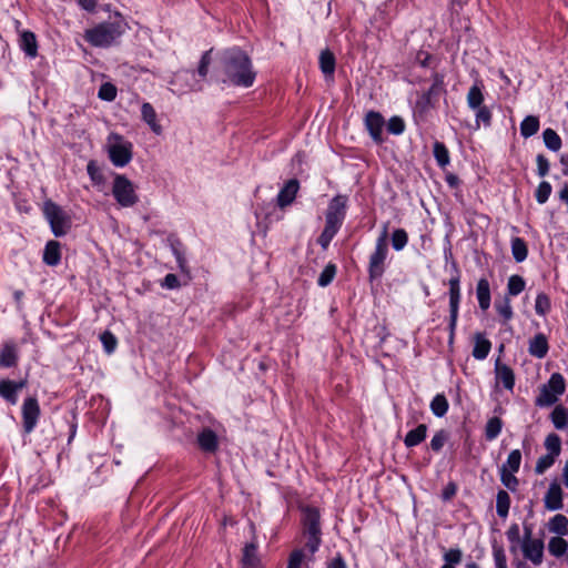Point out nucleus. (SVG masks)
<instances>
[{"mask_svg": "<svg viewBox=\"0 0 568 568\" xmlns=\"http://www.w3.org/2000/svg\"><path fill=\"white\" fill-rule=\"evenodd\" d=\"M494 559L496 568H507V558L503 548H494Z\"/></svg>", "mask_w": 568, "mask_h": 568, "instance_id": "61", "label": "nucleus"}, {"mask_svg": "<svg viewBox=\"0 0 568 568\" xmlns=\"http://www.w3.org/2000/svg\"><path fill=\"white\" fill-rule=\"evenodd\" d=\"M514 474L515 471H509L508 469H500V480L511 491H515L519 484L517 477Z\"/></svg>", "mask_w": 568, "mask_h": 568, "instance_id": "49", "label": "nucleus"}, {"mask_svg": "<svg viewBox=\"0 0 568 568\" xmlns=\"http://www.w3.org/2000/svg\"><path fill=\"white\" fill-rule=\"evenodd\" d=\"M536 161H537L538 175L546 176L549 172L548 160L542 154H538Z\"/></svg>", "mask_w": 568, "mask_h": 568, "instance_id": "63", "label": "nucleus"}, {"mask_svg": "<svg viewBox=\"0 0 568 568\" xmlns=\"http://www.w3.org/2000/svg\"><path fill=\"white\" fill-rule=\"evenodd\" d=\"M491 348L490 342L484 337L481 333L475 334V345L473 348V356L476 359H484L487 357Z\"/></svg>", "mask_w": 568, "mask_h": 568, "instance_id": "23", "label": "nucleus"}, {"mask_svg": "<svg viewBox=\"0 0 568 568\" xmlns=\"http://www.w3.org/2000/svg\"><path fill=\"white\" fill-rule=\"evenodd\" d=\"M551 190V185L548 182H541L536 190L537 202L544 204L549 199Z\"/></svg>", "mask_w": 568, "mask_h": 568, "instance_id": "55", "label": "nucleus"}, {"mask_svg": "<svg viewBox=\"0 0 568 568\" xmlns=\"http://www.w3.org/2000/svg\"><path fill=\"white\" fill-rule=\"evenodd\" d=\"M551 304L547 294L539 293L536 297L535 310L540 316L546 315L550 311Z\"/></svg>", "mask_w": 568, "mask_h": 568, "instance_id": "47", "label": "nucleus"}, {"mask_svg": "<svg viewBox=\"0 0 568 568\" xmlns=\"http://www.w3.org/2000/svg\"><path fill=\"white\" fill-rule=\"evenodd\" d=\"M510 507V497L506 490H499L496 497V511L498 516L505 518Z\"/></svg>", "mask_w": 568, "mask_h": 568, "instance_id": "33", "label": "nucleus"}, {"mask_svg": "<svg viewBox=\"0 0 568 568\" xmlns=\"http://www.w3.org/2000/svg\"><path fill=\"white\" fill-rule=\"evenodd\" d=\"M530 355L537 358H544L548 353V341L547 337L539 333L529 342L528 348Z\"/></svg>", "mask_w": 568, "mask_h": 568, "instance_id": "18", "label": "nucleus"}, {"mask_svg": "<svg viewBox=\"0 0 568 568\" xmlns=\"http://www.w3.org/2000/svg\"><path fill=\"white\" fill-rule=\"evenodd\" d=\"M365 125L376 143L383 142V128L385 120L379 112L369 111L365 116Z\"/></svg>", "mask_w": 568, "mask_h": 568, "instance_id": "11", "label": "nucleus"}, {"mask_svg": "<svg viewBox=\"0 0 568 568\" xmlns=\"http://www.w3.org/2000/svg\"><path fill=\"white\" fill-rule=\"evenodd\" d=\"M477 298L481 310L486 311L490 305V288L489 282L486 278H480L477 283Z\"/></svg>", "mask_w": 568, "mask_h": 568, "instance_id": "27", "label": "nucleus"}, {"mask_svg": "<svg viewBox=\"0 0 568 568\" xmlns=\"http://www.w3.org/2000/svg\"><path fill=\"white\" fill-rule=\"evenodd\" d=\"M445 92L444 78L440 74H435L433 78V84L425 94L437 101L438 98Z\"/></svg>", "mask_w": 568, "mask_h": 568, "instance_id": "39", "label": "nucleus"}, {"mask_svg": "<svg viewBox=\"0 0 568 568\" xmlns=\"http://www.w3.org/2000/svg\"><path fill=\"white\" fill-rule=\"evenodd\" d=\"M448 438V434L445 430L437 432L432 440H430V447L434 452H439L443 446L445 445L446 440Z\"/></svg>", "mask_w": 568, "mask_h": 568, "instance_id": "57", "label": "nucleus"}, {"mask_svg": "<svg viewBox=\"0 0 568 568\" xmlns=\"http://www.w3.org/2000/svg\"><path fill=\"white\" fill-rule=\"evenodd\" d=\"M320 68L326 78H333L335 71V57L328 49L320 54Z\"/></svg>", "mask_w": 568, "mask_h": 568, "instance_id": "26", "label": "nucleus"}, {"mask_svg": "<svg viewBox=\"0 0 568 568\" xmlns=\"http://www.w3.org/2000/svg\"><path fill=\"white\" fill-rule=\"evenodd\" d=\"M17 362V347L13 343H6L0 351V366L11 367Z\"/></svg>", "mask_w": 568, "mask_h": 568, "instance_id": "24", "label": "nucleus"}, {"mask_svg": "<svg viewBox=\"0 0 568 568\" xmlns=\"http://www.w3.org/2000/svg\"><path fill=\"white\" fill-rule=\"evenodd\" d=\"M221 69L225 74L223 82L236 87L250 88L255 80V71L248 55L241 49L225 50L220 58Z\"/></svg>", "mask_w": 568, "mask_h": 568, "instance_id": "1", "label": "nucleus"}, {"mask_svg": "<svg viewBox=\"0 0 568 568\" xmlns=\"http://www.w3.org/2000/svg\"><path fill=\"white\" fill-rule=\"evenodd\" d=\"M347 199L344 195H336L332 199L325 215L326 224L318 236L320 245L325 250L329 245L332 239L339 230L345 217Z\"/></svg>", "mask_w": 568, "mask_h": 568, "instance_id": "2", "label": "nucleus"}, {"mask_svg": "<svg viewBox=\"0 0 568 568\" xmlns=\"http://www.w3.org/2000/svg\"><path fill=\"white\" fill-rule=\"evenodd\" d=\"M304 546L301 549H304L307 554L310 560L314 559V554L318 550V547L322 542V537L318 535H307L303 534Z\"/></svg>", "mask_w": 568, "mask_h": 568, "instance_id": "29", "label": "nucleus"}, {"mask_svg": "<svg viewBox=\"0 0 568 568\" xmlns=\"http://www.w3.org/2000/svg\"><path fill=\"white\" fill-rule=\"evenodd\" d=\"M26 385V382H12L8 379L0 381V396L11 404L18 402V392L21 390Z\"/></svg>", "mask_w": 568, "mask_h": 568, "instance_id": "15", "label": "nucleus"}, {"mask_svg": "<svg viewBox=\"0 0 568 568\" xmlns=\"http://www.w3.org/2000/svg\"><path fill=\"white\" fill-rule=\"evenodd\" d=\"M566 390L565 378L559 373H554L546 384L539 388V394L535 399L538 407H548L554 405L560 395Z\"/></svg>", "mask_w": 568, "mask_h": 568, "instance_id": "5", "label": "nucleus"}, {"mask_svg": "<svg viewBox=\"0 0 568 568\" xmlns=\"http://www.w3.org/2000/svg\"><path fill=\"white\" fill-rule=\"evenodd\" d=\"M42 258L47 265H58L61 260V244L54 240L49 241L44 247Z\"/></svg>", "mask_w": 568, "mask_h": 568, "instance_id": "17", "label": "nucleus"}, {"mask_svg": "<svg viewBox=\"0 0 568 568\" xmlns=\"http://www.w3.org/2000/svg\"><path fill=\"white\" fill-rule=\"evenodd\" d=\"M98 95L104 101H113L116 97V88L112 83H103Z\"/></svg>", "mask_w": 568, "mask_h": 568, "instance_id": "54", "label": "nucleus"}, {"mask_svg": "<svg viewBox=\"0 0 568 568\" xmlns=\"http://www.w3.org/2000/svg\"><path fill=\"white\" fill-rule=\"evenodd\" d=\"M546 146L551 151H558L561 148V139L552 129H546L542 133Z\"/></svg>", "mask_w": 568, "mask_h": 568, "instance_id": "41", "label": "nucleus"}, {"mask_svg": "<svg viewBox=\"0 0 568 568\" xmlns=\"http://www.w3.org/2000/svg\"><path fill=\"white\" fill-rule=\"evenodd\" d=\"M180 282L176 277V275L170 273L168 274L165 277H164V281L162 283V286L169 288V290H173V288H178L180 287Z\"/></svg>", "mask_w": 568, "mask_h": 568, "instance_id": "64", "label": "nucleus"}, {"mask_svg": "<svg viewBox=\"0 0 568 568\" xmlns=\"http://www.w3.org/2000/svg\"><path fill=\"white\" fill-rule=\"evenodd\" d=\"M199 445L201 449L205 452H215L217 448V437L215 433L211 429H204L199 434L197 437Z\"/></svg>", "mask_w": 568, "mask_h": 568, "instance_id": "25", "label": "nucleus"}, {"mask_svg": "<svg viewBox=\"0 0 568 568\" xmlns=\"http://www.w3.org/2000/svg\"><path fill=\"white\" fill-rule=\"evenodd\" d=\"M21 49L30 57L36 55V37L32 32H22L20 37Z\"/></svg>", "mask_w": 568, "mask_h": 568, "instance_id": "40", "label": "nucleus"}, {"mask_svg": "<svg viewBox=\"0 0 568 568\" xmlns=\"http://www.w3.org/2000/svg\"><path fill=\"white\" fill-rule=\"evenodd\" d=\"M427 426L425 424L418 425L415 429L407 433L404 443L407 447H413L420 444L426 437Z\"/></svg>", "mask_w": 568, "mask_h": 568, "instance_id": "28", "label": "nucleus"}, {"mask_svg": "<svg viewBox=\"0 0 568 568\" xmlns=\"http://www.w3.org/2000/svg\"><path fill=\"white\" fill-rule=\"evenodd\" d=\"M567 526L568 519L561 514L554 516L548 524L549 530L556 534H565L567 531Z\"/></svg>", "mask_w": 568, "mask_h": 568, "instance_id": "43", "label": "nucleus"}, {"mask_svg": "<svg viewBox=\"0 0 568 568\" xmlns=\"http://www.w3.org/2000/svg\"><path fill=\"white\" fill-rule=\"evenodd\" d=\"M211 52L212 50L206 51L200 61L197 73L200 77L205 78L209 72V65L211 64Z\"/></svg>", "mask_w": 568, "mask_h": 568, "instance_id": "60", "label": "nucleus"}, {"mask_svg": "<svg viewBox=\"0 0 568 568\" xmlns=\"http://www.w3.org/2000/svg\"><path fill=\"white\" fill-rule=\"evenodd\" d=\"M300 190V183L296 179L288 180L277 194L276 203L281 209L291 205Z\"/></svg>", "mask_w": 568, "mask_h": 568, "instance_id": "13", "label": "nucleus"}, {"mask_svg": "<svg viewBox=\"0 0 568 568\" xmlns=\"http://www.w3.org/2000/svg\"><path fill=\"white\" fill-rule=\"evenodd\" d=\"M387 130L392 134H400L405 130V123L402 118L393 116L387 123Z\"/></svg>", "mask_w": 568, "mask_h": 568, "instance_id": "58", "label": "nucleus"}, {"mask_svg": "<svg viewBox=\"0 0 568 568\" xmlns=\"http://www.w3.org/2000/svg\"><path fill=\"white\" fill-rule=\"evenodd\" d=\"M562 489L558 483H551L549 488L545 495V507L548 510H558L561 509L562 504Z\"/></svg>", "mask_w": 568, "mask_h": 568, "instance_id": "14", "label": "nucleus"}, {"mask_svg": "<svg viewBox=\"0 0 568 568\" xmlns=\"http://www.w3.org/2000/svg\"><path fill=\"white\" fill-rule=\"evenodd\" d=\"M112 193L116 202L124 207L133 206L139 201L134 185L126 176L121 174L114 178Z\"/></svg>", "mask_w": 568, "mask_h": 568, "instance_id": "7", "label": "nucleus"}, {"mask_svg": "<svg viewBox=\"0 0 568 568\" xmlns=\"http://www.w3.org/2000/svg\"><path fill=\"white\" fill-rule=\"evenodd\" d=\"M310 561L304 549H295L288 557L287 568H302L304 564L306 565Z\"/></svg>", "mask_w": 568, "mask_h": 568, "instance_id": "35", "label": "nucleus"}, {"mask_svg": "<svg viewBox=\"0 0 568 568\" xmlns=\"http://www.w3.org/2000/svg\"><path fill=\"white\" fill-rule=\"evenodd\" d=\"M568 544L561 537H552L548 542V550L555 557L562 556L567 550Z\"/></svg>", "mask_w": 568, "mask_h": 568, "instance_id": "42", "label": "nucleus"}, {"mask_svg": "<svg viewBox=\"0 0 568 568\" xmlns=\"http://www.w3.org/2000/svg\"><path fill=\"white\" fill-rule=\"evenodd\" d=\"M449 306H450V321H449V343L452 344L454 341L455 328L457 324L458 316V305L460 300V290H459V277H453L449 280Z\"/></svg>", "mask_w": 568, "mask_h": 568, "instance_id": "9", "label": "nucleus"}, {"mask_svg": "<svg viewBox=\"0 0 568 568\" xmlns=\"http://www.w3.org/2000/svg\"><path fill=\"white\" fill-rule=\"evenodd\" d=\"M556 457L549 454L540 456L536 463L535 471L538 475L544 474L548 468H550L555 463Z\"/></svg>", "mask_w": 568, "mask_h": 568, "instance_id": "51", "label": "nucleus"}, {"mask_svg": "<svg viewBox=\"0 0 568 568\" xmlns=\"http://www.w3.org/2000/svg\"><path fill=\"white\" fill-rule=\"evenodd\" d=\"M491 122V112L490 110L483 105L478 109H476V126L479 128L480 123H483L485 126H489Z\"/></svg>", "mask_w": 568, "mask_h": 568, "instance_id": "52", "label": "nucleus"}, {"mask_svg": "<svg viewBox=\"0 0 568 568\" xmlns=\"http://www.w3.org/2000/svg\"><path fill=\"white\" fill-rule=\"evenodd\" d=\"M125 29L126 23L122 20L104 22L87 30L84 38L94 47H109L125 32Z\"/></svg>", "mask_w": 568, "mask_h": 568, "instance_id": "3", "label": "nucleus"}, {"mask_svg": "<svg viewBox=\"0 0 568 568\" xmlns=\"http://www.w3.org/2000/svg\"><path fill=\"white\" fill-rule=\"evenodd\" d=\"M521 463V453L519 449H514L509 453L507 462L503 465L501 469L517 473Z\"/></svg>", "mask_w": 568, "mask_h": 568, "instance_id": "46", "label": "nucleus"}, {"mask_svg": "<svg viewBox=\"0 0 568 568\" xmlns=\"http://www.w3.org/2000/svg\"><path fill=\"white\" fill-rule=\"evenodd\" d=\"M320 511L316 508L303 509V534L322 536L320 525Z\"/></svg>", "mask_w": 568, "mask_h": 568, "instance_id": "12", "label": "nucleus"}, {"mask_svg": "<svg viewBox=\"0 0 568 568\" xmlns=\"http://www.w3.org/2000/svg\"><path fill=\"white\" fill-rule=\"evenodd\" d=\"M387 224L384 225L382 235L376 242L375 252L371 256L369 261V275L372 278L379 277L384 272V261L387 254Z\"/></svg>", "mask_w": 568, "mask_h": 568, "instance_id": "8", "label": "nucleus"}, {"mask_svg": "<svg viewBox=\"0 0 568 568\" xmlns=\"http://www.w3.org/2000/svg\"><path fill=\"white\" fill-rule=\"evenodd\" d=\"M335 274L336 266L334 264L326 265V267L323 270L318 277V285L323 287L327 286L333 281Z\"/></svg>", "mask_w": 568, "mask_h": 568, "instance_id": "53", "label": "nucleus"}, {"mask_svg": "<svg viewBox=\"0 0 568 568\" xmlns=\"http://www.w3.org/2000/svg\"><path fill=\"white\" fill-rule=\"evenodd\" d=\"M87 171L94 185L101 186L104 184V175L94 161L88 163Z\"/></svg>", "mask_w": 568, "mask_h": 568, "instance_id": "45", "label": "nucleus"}, {"mask_svg": "<svg viewBox=\"0 0 568 568\" xmlns=\"http://www.w3.org/2000/svg\"><path fill=\"white\" fill-rule=\"evenodd\" d=\"M525 281L520 275H511L508 280L507 291L511 296L520 294L525 290Z\"/></svg>", "mask_w": 568, "mask_h": 568, "instance_id": "44", "label": "nucleus"}, {"mask_svg": "<svg viewBox=\"0 0 568 568\" xmlns=\"http://www.w3.org/2000/svg\"><path fill=\"white\" fill-rule=\"evenodd\" d=\"M42 214L49 223L54 236L61 237L70 232L72 227L71 216L53 201H44L42 205Z\"/></svg>", "mask_w": 568, "mask_h": 568, "instance_id": "4", "label": "nucleus"}, {"mask_svg": "<svg viewBox=\"0 0 568 568\" xmlns=\"http://www.w3.org/2000/svg\"><path fill=\"white\" fill-rule=\"evenodd\" d=\"M496 379L498 383H501L506 389L511 390L515 385V375L510 367L507 365L500 364L498 361L496 363Z\"/></svg>", "mask_w": 568, "mask_h": 568, "instance_id": "19", "label": "nucleus"}, {"mask_svg": "<svg viewBox=\"0 0 568 568\" xmlns=\"http://www.w3.org/2000/svg\"><path fill=\"white\" fill-rule=\"evenodd\" d=\"M484 94L480 85L474 84L467 93V104L471 110L483 106Z\"/></svg>", "mask_w": 568, "mask_h": 568, "instance_id": "32", "label": "nucleus"}, {"mask_svg": "<svg viewBox=\"0 0 568 568\" xmlns=\"http://www.w3.org/2000/svg\"><path fill=\"white\" fill-rule=\"evenodd\" d=\"M531 531L526 530V537L523 542V552L525 558L529 559L534 565H540L544 556V542L540 539H531Z\"/></svg>", "mask_w": 568, "mask_h": 568, "instance_id": "10", "label": "nucleus"}, {"mask_svg": "<svg viewBox=\"0 0 568 568\" xmlns=\"http://www.w3.org/2000/svg\"><path fill=\"white\" fill-rule=\"evenodd\" d=\"M503 422L499 417H491L488 419L485 427V436L488 440L495 439L501 432Z\"/></svg>", "mask_w": 568, "mask_h": 568, "instance_id": "37", "label": "nucleus"}, {"mask_svg": "<svg viewBox=\"0 0 568 568\" xmlns=\"http://www.w3.org/2000/svg\"><path fill=\"white\" fill-rule=\"evenodd\" d=\"M433 152H434L436 162L440 168H445L449 164V161H450L449 152L444 143L436 141L434 143Z\"/></svg>", "mask_w": 568, "mask_h": 568, "instance_id": "34", "label": "nucleus"}, {"mask_svg": "<svg viewBox=\"0 0 568 568\" xmlns=\"http://www.w3.org/2000/svg\"><path fill=\"white\" fill-rule=\"evenodd\" d=\"M408 242V235L405 230L397 229L392 235V245L396 251H400Z\"/></svg>", "mask_w": 568, "mask_h": 568, "instance_id": "48", "label": "nucleus"}, {"mask_svg": "<svg viewBox=\"0 0 568 568\" xmlns=\"http://www.w3.org/2000/svg\"><path fill=\"white\" fill-rule=\"evenodd\" d=\"M545 447L548 452L547 454L558 457L561 452L560 437L555 433L547 435V437L545 439Z\"/></svg>", "mask_w": 568, "mask_h": 568, "instance_id": "38", "label": "nucleus"}, {"mask_svg": "<svg viewBox=\"0 0 568 568\" xmlns=\"http://www.w3.org/2000/svg\"><path fill=\"white\" fill-rule=\"evenodd\" d=\"M100 339H101L106 353L110 354L115 349L118 341H116L115 336L110 331H104L101 334Z\"/></svg>", "mask_w": 568, "mask_h": 568, "instance_id": "56", "label": "nucleus"}, {"mask_svg": "<svg viewBox=\"0 0 568 568\" xmlns=\"http://www.w3.org/2000/svg\"><path fill=\"white\" fill-rule=\"evenodd\" d=\"M445 565L459 564L462 560V551L459 549H450L444 555Z\"/></svg>", "mask_w": 568, "mask_h": 568, "instance_id": "62", "label": "nucleus"}, {"mask_svg": "<svg viewBox=\"0 0 568 568\" xmlns=\"http://www.w3.org/2000/svg\"><path fill=\"white\" fill-rule=\"evenodd\" d=\"M511 253L516 262L520 263L526 260L528 255V248L525 241L520 237L511 239Z\"/></svg>", "mask_w": 568, "mask_h": 568, "instance_id": "31", "label": "nucleus"}, {"mask_svg": "<svg viewBox=\"0 0 568 568\" xmlns=\"http://www.w3.org/2000/svg\"><path fill=\"white\" fill-rule=\"evenodd\" d=\"M539 130V120L537 116L528 115L520 124V133L524 138H530Z\"/></svg>", "mask_w": 568, "mask_h": 568, "instance_id": "30", "label": "nucleus"}, {"mask_svg": "<svg viewBox=\"0 0 568 568\" xmlns=\"http://www.w3.org/2000/svg\"><path fill=\"white\" fill-rule=\"evenodd\" d=\"M436 101L427 97L425 93L416 102V112L419 115L426 114L432 108H434Z\"/></svg>", "mask_w": 568, "mask_h": 568, "instance_id": "50", "label": "nucleus"}, {"mask_svg": "<svg viewBox=\"0 0 568 568\" xmlns=\"http://www.w3.org/2000/svg\"><path fill=\"white\" fill-rule=\"evenodd\" d=\"M241 562L242 568H263L257 555V545L254 541L244 546Z\"/></svg>", "mask_w": 568, "mask_h": 568, "instance_id": "16", "label": "nucleus"}, {"mask_svg": "<svg viewBox=\"0 0 568 568\" xmlns=\"http://www.w3.org/2000/svg\"><path fill=\"white\" fill-rule=\"evenodd\" d=\"M430 409L435 416L443 417L448 410L446 397L443 394L436 395L430 403Z\"/></svg>", "mask_w": 568, "mask_h": 568, "instance_id": "36", "label": "nucleus"}, {"mask_svg": "<svg viewBox=\"0 0 568 568\" xmlns=\"http://www.w3.org/2000/svg\"><path fill=\"white\" fill-rule=\"evenodd\" d=\"M554 426L559 430H568V408L557 405L550 414Z\"/></svg>", "mask_w": 568, "mask_h": 568, "instance_id": "22", "label": "nucleus"}, {"mask_svg": "<svg viewBox=\"0 0 568 568\" xmlns=\"http://www.w3.org/2000/svg\"><path fill=\"white\" fill-rule=\"evenodd\" d=\"M108 153L115 166H124L132 159V144L121 135L112 133L108 138Z\"/></svg>", "mask_w": 568, "mask_h": 568, "instance_id": "6", "label": "nucleus"}, {"mask_svg": "<svg viewBox=\"0 0 568 568\" xmlns=\"http://www.w3.org/2000/svg\"><path fill=\"white\" fill-rule=\"evenodd\" d=\"M141 112L142 119L149 124L151 130L158 135L161 134L162 126L156 121V112L154 108L150 103L145 102L142 104Z\"/></svg>", "mask_w": 568, "mask_h": 568, "instance_id": "21", "label": "nucleus"}, {"mask_svg": "<svg viewBox=\"0 0 568 568\" xmlns=\"http://www.w3.org/2000/svg\"><path fill=\"white\" fill-rule=\"evenodd\" d=\"M36 425V400L30 397L23 404V426L27 433H31Z\"/></svg>", "mask_w": 568, "mask_h": 568, "instance_id": "20", "label": "nucleus"}, {"mask_svg": "<svg viewBox=\"0 0 568 568\" xmlns=\"http://www.w3.org/2000/svg\"><path fill=\"white\" fill-rule=\"evenodd\" d=\"M496 310L505 321H509L513 317V308L508 297H505L501 303L496 304Z\"/></svg>", "mask_w": 568, "mask_h": 568, "instance_id": "59", "label": "nucleus"}]
</instances>
